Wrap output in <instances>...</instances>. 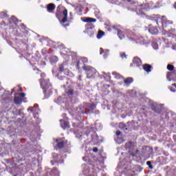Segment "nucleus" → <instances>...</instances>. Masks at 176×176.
I'll use <instances>...</instances> for the list:
<instances>
[{
  "mask_svg": "<svg viewBox=\"0 0 176 176\" xmlns=\"http://www.w3.org/2000/svg\"><path fill=\"white\" fill-rule=\"evenodd\" d=\"M133 61V64H136L138 67H140V65L142 64L141 59H140L138 57H135Z\"/></svg>",
  "mask_w": 176,
  "mask_h": 176,
  "instance_id": "ddd939ff",
  "label": "nucleus"
},
{
  "mask_svg": "<svg viewBox=\"0 0 176 176\" xmlns=\"http://www.w3.org/2000/svg\"><path fill=\"white\" fill-rule=\"evenodd\" d=\"M168 36H171V35L168 34Z\"/></svg>",
  "mask_w": 176,
  "mask_h": 176,
  "instance_id": "e433bc0d",
  "label": "nucleus"
},
{
  "mask_svg": "<svg viewBox=\"0 0 176 176\" xmlns=\"http://www.w3.org/2000/svg\"><path fill=\"white\" fill-rule=\"evenodd\" d=\"M113 28L118 32V36L120 39H122L124 38V34L122 32V31H120V30L116 28V26H113Z\"/></svg>",
  "mask_w": 176,
  "mask_h": 176,
  "instance_id": "9d476101",
  "label": "nucleus"
},
{
  "mask_svg": "<svg viewBox=\"0 0 176 176\" xmlns=\"http://www.w3.org/2000/svg\"><path fill=\"white\" fill-rule=\"evenodd\" d=\"M133 78H128L124 80V82L125 85H130V83H133Z\"/></svg>",
  "mask_w": 176,
  "mask_h": 176,
  "instance_id": "dca6fc26",
  "label": "nucleus"
},
{
  "mask_svg": "<svg viewBox=\"0 0 176 176\" xmlns=\"http://www.w3.org/2000/svg\"><path fill=\"white\" fill-rule=\"evenodd\" d=\"M162 21L163 28H166V27H167V24H173V21L167 20V18L165 16H162Z\"/></svg>",
  "mask_w": 176,
  "mask_h": 176,
  "instance_id": "423d86ee",
  "label": "nucleus"
},
{
  "mask_svg": "<svg viewBox=\"0 0 176 176\" xmlns=\"http://www.w3.org/2000/svg\"><path fill=\"white\" fill-rule=\"evenodd\" d=\"M102 74H105V72H102Z\"/></svg>",
  "mask_w": 176,
  "mask_h": 176,
  "instance_id": "4c0bfd02",
  "label": "nucleus"
},
{
  "mask_svg": "<svg viewBox=\"0 0 176 176\" xmlns=\"http://www.w3.org/2000/svg\"><path fill=\"white\" fill-rule=\"evenodd\" d=\"M84 69L87 71V78H93V75L96 74V69L90 66H85Z\"/></svg>",
  "mask_w": 176,
  "mask_h": 176,
  "instance_id": "20e7f679",
  "label": "nucleus"
},
{
  "mask_svg": "<svg viewBox=\"0 0 176 176\" xmlns=\"http://www.w3.org/2000/svg\"><path fill=\"white\" fill-rule=\"evenodd\" d=\"M16 89H16L17 91H21V90H23L20 86H18L17 87H16L14 89H12V91H14V92L16 91Z\"/></svg>",
  "mask_w": 176,
  "mask_h": 176,
  "instance_id": "4be33fe9",
  "label": "nucleus"
},
{
  "mask_svg": "<svg viewBox=\"0 0 176 176\" xmlns=\"http://www.w3.org/2000/svg\"><path fill=\"white\" fill-rule=\"evenodd\" d=\"M120 57L122 58H127V55H126V54L124 52H122L120 54Z\"/></svg>",
  "mask_w": 176,
  "mask_h": 176,
  "instance_id": "5701e85b",
  "label": "nucleus"
},
{
  "mask_svg": "<svg viewBox=\"0 0 176 176\" xmlns=\"http://www.w3.org/2000/svg\"><path fill=\"white\" fill-rule=\"evenodd\" d=\"M151 68H152V66L148 64H146L143 66V69H144V71H146L147 74H149V72H151Z\"/></svg>",
  "mask_w": 176,
  "mask_h": 176,
  "instance_id": "2eb2a0df",
  "label": "nucleus"
},
{
  "mask_svg": "<svg viewBox=\"0 0 176 176\" xmlns=\"http://www.w3.org/2000/svg\"><path fill=\"white\" fill-rule=\"evenodd\" d=\"M82 21L84 23H96V21H97V19L94 18L85 17Z\"/></svg>",
  "mask_w": 176,
  "mask_h": 176,
  "instance_id": "1a4fd4ad",
  "label": "nucleus"
},
{
  "mask_svg": "<svg viewBox=\"0 0 176 176\" xmlns=\"http://www.w3.org/2000/svg\"><path fill=\"white\" fill-rule=\"evenodd\" d=\"M104 32L99 30L98 34L97 35L98 39H101V38H102V36H104Z\"/></svg>",
  "mask_w": 176,
  "mask_h": 176,
  "instance_id": "a211bd4d",
  "label": "nucleus"
},
{
  "mask_svg": "<svg viewBox=\"0 0 176 176\" xmlns=\"http://www.w3.org/2000/svg\"><path fill=\"white\" fill-rule=\"evenodd\" d=\"M122 129H124V127H126V125H124L123 123H120V127H122Z\"/></svg>",
  "mask_w": 176,
  "mask_h": 176,
  "instance_id": "cd10ccee",
  "label": "nucleus"
},
{
  "mask_svg": "<svg viewBox=\"0 0 176 176\" xmlns=\"http://www.w3.org/2000/svg\"><path fill=\"white\" fill-rule=\"evenodd\" d=\"M146 164H148V166H151V162H147Z\"/></svg>",
  "mask_w": 176,
  "mask_h": 176,
  "instance_id": "2f4dec72",
  "label": "nucleus"
},
{
  "mask_svg": "<svg viewBox=\"0 0 176 176\" xmlns=\"http://www.w3.org/2000/svg\"><path fill=\"white\" fill-rule=\"evenodd\" d=\"M175 32V29H172V30H169L170 34H174Z\"/></svg>",
  "mask_w": 176,
  "mask_h": 176,
  "instance_id": "a878e982",
  "label": "nucleus"
},
{
  "mask_svg": "<svg viewBox=\"0 0 176 176\" xmlns=\"http://www.w3.org/2000/svg\"><path fill=\"white\" fill-rule=\"evenodd\" d=\"M112 75L116 78V79H120L122 78V76L119 73H116V72H113L112 73Z\"/></svg>",
  "mask_w": 176,
  "mask_h": 176,
  "instance_id": "6ab92c4d",
  "label": "nucleus"
},
{
  "mask_svg": "<svg viewBox=\"0 0 176 176\" xmlns=\"http://www.w3.org/2000/svg\"><path fill=\"white\" fill-rule=\"evenodd\" d=\"M56 1H60V0H56Z\"/></svg>",
  "mask_w": 176,
  "mask_h": 176,
  "instance_id": "58836bf2",
  "label": "nucleus"
},
{
  "mask_svg": "<svg viewBox=\"0 0 176 176\" xmlns=\"http://www.w3.org/2000/svg\"><path fill=\"white\" fill-rule=\"evenodd\" d=\"M60 71H61V72H64L65 75H67V76H69V75L71 74V73L69 72V70L64 69V64H62L60 66Z\"/></svg>",
  "mask_w": 176,
  "mask_h": 176,
  "instance_id": "9b49d317",
  "label": "nucleus"
},
{
  "mask_svg": "<svg viewBox=\"0 0 176 176\" xmlns=\"http://www.w3.org/2000/svg\"><path fill=\"white\" fill-rule=\"evenodd\" d=\"M148 10V8H145V6L142 5V8L141 6H138L136 8V12L140 15V16H142L144 14H145V13H146Z\"/></svg>",
  "mask_w": 176,
  "mask_h": 176,
  "instance_id": "39448f33",
  "label": "nucleus"
},
{
  "mask_svg": "<svg viewBox=\"0 0 176 176\" xmlns=\"http://www.w3.org/2000/svg\"><path fill=\"white\" fill-rule=\"evenodd\" d=\"M60 8H62L61 6H58V9H60Z\"/></svg>",
  "mask_w": 176,
  "mask_h": 176,
  "instance_id": "72a5a7b5",
  "label": "nucleus"
},
{
  "mask_svg": "<svg viewBox=\"0 0 176 176\" xmlns=\"http://www.w3.org/2000/svg\"><path fill=\"white\" fill-rule=\"evenodd\" d=\"M100 54H103L104 57H107V56H108V54H109V50L100 48Z\"/></svg>",
  "mask_w": 176,
  "mask_h": 176,
  "instance_id": "f8f14e48",
  "label": "nucleus"
},
{
  "mask_svg": "<svg viewBox=\"0 0 176 176\" xmlns=\"http://www.w3.org/2000/svg\"><path fill=\"white\" fill-rule=\"evenodd\" d=\"M89 109H91V111H94V109H96V104H91L89 106Z\"/></svg>",
  "mask_w": 176,
  "mask_h": 176,
  "instance_id": "b1692460",
  "label": "nucleus"
},
{
  "mask_svg": "<svg viewBox=\"0 0 176 176\" xmlns=\"http://www.w3.org/2000/svg\"><path fill=\"white\" fill-rule=\"evenodd\" d=\"M60 126L63 130H65V129L69 128V123L68 122L64 121L63 120H60Z\"/></svg>",
  "mask_w": 176,
  "mask_h": 176,
  "instance_id": "0eeeda50",
  "label": "nucleus"
},
{
  "mask_svg": "<svg viewBox=\"0 0 176 176\" xmlns=\"http://www.w3.org/2000/svg\"><path fill=\"white\" fill-rule=\"evenodd\" d=\"M120 134H121V132L120 131L116 132V135L119 136L120 135Z\"/></svg>",
  "mask_w": 176,
  "mask_h": 176,
  "instance_id": "7c9ffc66",
  "label": "nucleus"
},
{
  "mask_svg": "<svg viewBox=\"0 0 176 176\" xmlns=\"http://www.w3.org/2000/svg\"><path fill=\"white\" fill-rule=\"evenodd\" d=\"M66 94L68 96V97H72L74 96V89L69 88L65 90Z\"/></svg>",
  "mask_w": 176,
  "mask_h": 176,
  "instance_id": "4468645a",
  "label": "nucleus"
},
{
  "mask_svg": "<svg viewBox=\"0 0 176 176\" xmlns=\"http://www.w3.org/2000/svg\"><path fill=\"white\" fill-rule=\"evenodd\" d=\"M82 61H84V63H87V58H82Z\"/></svg>",
  "mask_w": 176,
  "mask_h": 176,
  "instance_id": "c756f323",
  "label": "nucleus"
},
{
  "mask_svg": "<svg viewBox=\"0 0 176 176\" xmlns=\"http://www.w3.org/2000/svg\"><path fill=\"white\" fill-rule=\"evenodd\" d=\"M158 21H159V19H157V20H156L157 24H158Z\"/></svg>",
  "mask_w": 176,
  "mask_h": 176,
  "instance_id": "f704fd0d",
  "label": "nucleus"
},
{
  "mask_svg": "<svg viewBox=\"0 0 176 176\" xmlns=\"http://www.w3.org/2000/svg\"><path fill=\"white\" fill-rule=\"evenodd\" d=\"M171 76V72H168L167 75H166V78L167 79L170 81L171 80V79L170 78V77Z\"/></svg>",
  "mask_w": 176,
  "mask_h": 176,
  "instance_id": "393cba45",
  "label": "nucleus"
},
{
  "mask_svg": "<svg viewBox=\"0 0 176 176\" xmlns=\"http://www.w3.org/2000/svg\"><path fill=\"white\" fill-rule=\"evenodd\" d=\"M93 152H98V148L97 147L94 148Z\"/></svg>",
  "mask_w": 176,
  "mask_h": 176,
  "instance_id": "c85d7f7f",
  "label": "nucleus"
},
{
  "mask_svg": "<svg viewBox=\"0 0 176 176\" xmlns=\"http://www.w3.org/2000/svg\"><path fill=\"white\" fill-rule=\"evenodd\" d=\"M167 69H168V71H173L174 69V65H167Z\"/></svg>",
  "mask_w": 176,
  "mask_h": 176,
  "instance_id": "412c9836",
  "label": "nucleus"
},
{
  "mask_svg": "<svg viewBox=\"0 0 176 176\" xmlns=\"http://www.w3.org/2000/svg\"><path fill=\"white\" fill-rule=\"evenodd\" d=\"M63 14L64 16L63 19H62V23H67L68 20V10L65 9L63 10Z\"/></svg>",
  "mask_w": 176,
  "mask_h": 176,
  "instance_id": "6e6552de",
  "label": "nucleus"
},
{
  "mask_svg": "<svg viewBox=\"0 0 176 176\" xmlns=\"http://www.w3.org/2000/svg\"><path fill=\"white\" fill-rule=\"evenodd\" d=\"M34 107H30L28 111H30L31 112H34Z\"/></svg>",
  "mask_w": 176,
  "mask_h": 176,
  "instance_id": "bb28decb",
  "label": "nucleus"
},
{
  "mask_svg": "<svg viewBox=\"0 0 176 176\" xmlns=\"http://www.w3.org/2000/svg\"><path fill=\"white\" fill-rule=\"evenodd\" d=\"M41 85L42 86V87H43L44 89H45V95L47 96V97H49V96H50V94H52V91H51L50 93H49L50 90L49 89H47V86H46V84L45 83V82L43 81L44 79L43 78H45V76H46V74H41Z\"/></svg>",
  "mask_w": 176,
  "mask_h": 176,
  "instance_id": "f03ea898",
  "label": "nucleus"
},
{
  "mask_svg": "<svg viewBox=\"0 0 176 176\" xmlns=\"http://www.w3.org/2000/svg\"><path fill=\"white\" fill-rule=\"evenodd\" d=\"M109 79H111V76H108Z\"/></svg>",
  "mask_w": 176,
  "mask_h": 176,
  "instance_id": "c9c22d12",
  "label": "nucleus"
},
{
  "mask_svg": "<svg viewBox=\"0 0 176 176\" xmlns=\"http://www.w3.org/2000/svg\"><path fill=\"white\" fill-rule=\"evenodd\" d=\"M149 168H153V166L152 165H149Z\"/></svg>",
  "mask_w": 176,
  "mask_h": 176,
  "instance_id": "473e14b6",
  "label": "nucleus"
},
{
  "mask_svg": "<svg viewBox=\"0 0 176 176\" xmlns=\"http://www.w3.org/2000/svg\"><path fill=\"white\" fill-rule=\"evenodd\" d=\"M24 97H25V94L24 93L16 94L14 99L15 104L20 105V104L23 102V98H24Z\"/></svg>",
  "mask_w": 176,
  "mask_h": 176,
  "instance_id": "7ed1b4c3",
  "label": "nucleus"
},
{
  "mask_svg": "<svg viewBox=\"0 0 176 176\" xmlns=\"http://www.w3.org/2000/svg\"><path fill=\"white\" fill-rule=\"evenodd\" d=\"M135 146H137V143L134 142H129L126 144V148L129 149V153L131 155V156H135V155L138 153V150H135L134 151Z\"/></svg>",
  "mask_w": 176,
  "mask_h": 176,
  "instance_id": "f257e3e1",
  "label": "nucleus"
},
{
  "mask_svg": "<svg viewBox=\"0 0 176 176\" xmlns=\"http://www.w3.org/2000/svg\"><path fill=\"white\" fill-rule=\"evenodd\" d=\"M57 146L58 148H59V149H63V148H64V142H60L57 144Z\"/></svg>",
  "mask_w": 176,
  "mask_h": 176,
  "instance_id": "aec40b11",
  "label": "nucleus"
},
{
  "mask_svg": "<svg viewBox=\"0 0 176 176\" xmlns=\"http://www.w3.org/2000/svg\"><path fill=\"white\" fill-rule=\"evenodd\" d=\"M54 9H56V6L53 3H50L47 6V10H54Z\"/></svg>",
  "mask_w": 176,
  "mask_h": 176,
  "instance_id": "f3484780",
  "label": "nucleus"
}]
</instances>
